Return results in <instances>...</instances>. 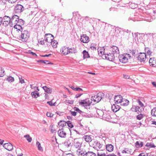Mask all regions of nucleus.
Returning a JSON list of instances; mask_svg holds the SVG:
<instances>
[{"instance_id":"19","label":"nucleus","mask_w":156,"mask_h":156,"mask_svg":"<svg viewBox=\"0 0 156 156\" xmlns=\"http://www.w3.org/2000/svg\"><path fill=\"white\" fill-rule=\"evenodd\" d=\"M110 51H112V53H113L114 55L115 54H119V51L118 48L115 46H112L110 48Z\"/></svg>"},{"instance_id":"54","label":"nucleus","mask_w":156,"mask_h":156,"mask_svg":"<svg viewBox=\"0 0 156 156\" xmlns=\"http://www.w3.org/2000/svg\"><path fill=\"white\" fill-rule=\"evenodd\" d=\"M146 146L147 147H155L154 145V144H151L147 143L146 145Z\"/></svg>"},{"instance_id":"23","label":"nucleus","mask_w":156,"mask_h":156,"mask_svg":"<svg viewBox=\"0 0 156 156\" xmlns=\"http://www.w3.org/2000/svg\"><path fill=\"white\" fill-rule=\"evenodd\" d=\"M129 102L128 100L124 98H122L120 103L121 105L126 106L129 104Z\"/></svg>"},{"instance_id":"64","label":"nucleus","mask_w":156,"mask_h":156,"mask_svg":"<svg viewBox=\"0 0 156 156\" xmlns=\"http://www.w3.org/2000/svg\"><path fill=\"white\" fill-rule=\"evenodd\" d=\"M83 94H76L75 96V98H77L79 97H80L81 95Z\"/></svg>"},{"instance_id":"63","label":"nucleus","mask_w":156,"mask_h":156,"mask_svg":"<svg viewBox=\"0 0 156 156\" xmlns=\"http://www.w3.org/2000/svg\"><path fill=\"white\" fill-rule=\"evenodd\" d=\"M139 156H148L147 154V153L144 154V153H142L140 154L139 155Z\"/></svg>"},{"instance_id":"57","label":"nucleus","mask_w":156,"mask_h":156,"mask_svg":"<svg viewBox=\"0 0 156 156\" xmlns=\"http://www.w3.org/2000/svg\"><path fill=\"white\" fill-rule=\"evenodd\" d=\"M47 103L48 104L51 106H53L55 105V103H53L52 102V101H48L47 102Z\"/></svg>"},{"instance_id":"47","label":"nucleus","mask_w":156,"mask_h":156,"mask_svg":"<svg viewBox=\"0 0 156 156\" xmlns=\"http://www.w3.org/2000/svg\"><path fill=\"white\" fill-rule=\"evenodd\" d=\"M50 127H51L50 131L52 133H54L56 132V130L54 128L53 125H50Z\"/></svg>"},{"instance_id":"16","label":"nucleus","mask_w":156,"mask_h":156,"mask_svg":"<svg viewBox=\"0 0 156 156\" xmlns=\"http://www.w3.org/2000/svg\"><path fill=\"white\" fill-rule=\"evenodd\" d=\"M4 147L9 151H11L13 149V145L10 143L4 144Z\"/></svg>"},{"instance_id":"43","label":"nucleus","mask_w":156,"mask_h":156,"mask_svg":"<svg viewBox=\"0 0 156 156\" xmlns=\"http://www.w3.org/2000/svg\"><path fill=\"white\" fill-rule=\"evenodd\" d=\"M24 137L29 142H30L32 141V138L28 134L24 136Z\"/></svg>"},{"instance_id":"51","label":"nucleus","mask_w":156,"mask_h":156,"mask_svg":"<svg viewBox=\"0 0 156 156\" xmlns=\"http://www.w3.org/2000/svg\"><path fill=\"white\" fill-rule=\"evenodd\" d=\"M49 61H47V60H45V61H44V60H38V62H41L42 63H44V64H49L50 63L48 62V63H47V62H48Z\"/></svg>"},{"instance_id":"21","label":"nucleus","mask_w":156,"mask_h":156,"mask_svg":"<svg viewBox=\"0 0 156 156\" xmlns=\"http://www.w3.org/2000/svg\"><path fill=\"white\" fill-rule=\"evenodd\" d=\"M120 109V107L116 104H113L112 106V110L114 112H116L119 110Z\"/></svg>"},{"instance_id":"10","label":"nucleus","mask_w":156,"mask_h":156,"mask_svg":"<svg viewBox=\"0 0 156 156\" xmlns=\"http://www.w3.org/2000/svg\"><path fill=\"white\" fill-rule=\"evenodd\" d=\"M19 17L16 15H14L11 18L10 26L12 27L19 20Z\"/></svg>"},{"instance_id":"58","label":"nucleus","mask_w":156,"mask_h":156,"mask_svg":"<svg viewBox=\"0 0 156 156\" xmlns=\"http://www.w3.org/2000/svg\"><path fill=\"white\" fill-rule=\"evenodd\" d=\"M9 3H13L16 2L17 0H7Z\"/></svg>"},{"instance_id":"31","label":"nucleus","mask_w":156,"mask_h":156,"mask_svg":"<svg viewBox=\"0 0 156 156\" xmlns=\"http://www.w3.org/2000/svg\"><path fill=\"white\" fill-rule=\"evenodd\" d=\"M42 88L47 93H51V92L52 90L50 88H48L46 86H44Z\"/></svg>"},{"instance_id":"45","label":"nucleus","mask_w":156,"mask_h":156,"mask_svg":"<svg viewBox=\"0 0 156 156\" xmlns=\"http://www.w3.org/2000/svg\"><path fill=\"white\" fill-rule=\"evenodd\" d=\"M97 112L99 116L102 117V115L104 113V112H103L102 110H98L97 111Z\"/></svg>"},{"instance_id":"20","label":"nucleus","mask_w":156,"mask_h":156,"mask_svg":"<svg viewBox=\"0 0 156 156\" xmlns=\"http://www.w3.org/2000/svg\"><path fill=\"white\" fill-rule=\"evenodd\" d=\"M122 99L121 96L120 95H118L115 96L114 98V101L115 103H120Z\"/></svg>"},{"instance_id":"33","label":"nucleus","mask_w":156,"mask_h":156,"mask_svg":"<svg viewBox=\"0 0 156 156\" xmlns=\"http://www.w3.org/2000/svg\"><path fill=\"white\" fill-rule=\"evenodd\" d=\"M83 58L84 59L90 57L88 52L86 50H84L83 51Z\"/></svg>"},{"instance_id":"48","label":"nucleus","mask_w":156,"mask_h":156,"mask_svg":"<svg viewBox=\"0 0 156 156\" xmlns=\"http://www.w3.org/2000/svg\"><path fill=\"white\" fill-rule=\"evenodd\" d=\"M66 123L67 124L68 126L69 127L73 128V126L72 123L70 121H67V122H66Z\"/></svg>"},{"instance_id":"27","label":"nucleus","mask_w":156,"mask_h":156,"mask_svg":"<svg viewBox=\"0 0 156 156\" xmlns=\"http://www.w3.org/2000/svg\"><path fill=\"white\" fill-rule=\"evenodd\" d=\"M66 122L65 121L61 120L58 123V125L59 127L63 128L66 125Z\"/></svg>"},{"instance_id":"49","label":"nucleus","mask_w":156,"mask_h":156,"mask_svg":"<svg viewBox=\"0 0 156 156\" xmlns=\"http://www.w3.org/2000/svg\"><path fill=\"white\" fill-rule=\"evenodd\" d=\"M102 50H103V49H102ZM98 54L100 55H105V54L104 53L105 52H104V51H102V50L100 51V50H99V48H98Z\"/></svg>"},{"instance_id":"44","label":"nucleus","mask_w":156,"mask_h":156,"mask_svg":"<svg viewBox=\"0 0 156 156\" xmlns=\"http://www.w3.org/2000/svg\"><path fill=\"white\" fill-rule=\"evenodd\" d=\"M51 44L54 48H55L57 46V42L56 41H52V42L51 43Z\"/></svg>"},{"instance_id":"41","label":"nucleus","mask_w":156,"mask_h":156,"mask_svg":"<svg viewBox=\"0 0 156 156\" xmlns=\"http://www.w3.org/2000/svg\"><path fill=\"white\" fill-rule=\"evenodd\" d=\"M5 75L4 70L2 67H0V77H3Z\"/></svg>"},{"instance_id":"6","label":"nucleus","mask_w":156,"mask_h":156,"mask_svg":"<svg viewBox=\"0 0 156 156\" xmlns=\"http://www.w3.org/2000/svg\"><path fill=\"white\" fill-rule=\"evenodd\" d=\"M87 152L85 149L80 147L76 150V154L77 156H86Z\"/></svg>"},{"instance_id":"5","label":"nucleus","mask_w":156,"mask_h":156,"mask_svg":"<svg viewBox=\"0 0 156 156\" xmlns=\"http://www.w3.org/2000/svg\"><path fill=\"white\" fill-rule=\"evenodd\" d=\"M91 146L93 147L97 151H99V149H101L102 146V144H101L98 141L93 140L90 143Z\"/></svg>"},{"instance_id":"3","label":"nucleus","mask_w":156,"mask_h":156,"mask_svg":"<svg viewBox=\"0 0 156 156\" xmlns=\"http://www.w3.org/2000/svg\"><path fill=\"white\" fill-rule=\"evenodd\" d=\"M128 56L129 55H127V53L119 55V61L123 63L127 62L128 59H129Z\"/></svg>"},{"instance_id":"17","label":"nucleus","mask_w":156,"mask_h":156,"mask_svg":"<svg viewBox=\"0 0 156 156\" xmlns=\"http://www.w3.org/2000/svg\"><path fill=\"white\" fill-rule=\"evenodd\" d=\"M149 63L150 66L156 67V58L154 57L151 58L149 60Z\"/></svg>"},{"instance_id":"34","label":"nucleus","mask_w":156,"mask_h":156,"mask_svg":"<svg viewBox=\"0 0 156 156\" xmlns=\"http://www.w3.org/2000/svg\"><path fill=\"white\" fill-rule=\"evenodd\" d=\"M13 26L14 28L15 29H16L17 30H19L21 32L22 31L23 27L22 26L16 25H14Z\"/></svg>"},{"instance_id":"62","label":"nucleus","mask_w":156,"mask_h":156,"mask_svg":"<svg viewBox=\"0 0 156 156\" xmlns=\"http://www.w3.org/2000/svg\"><path fill=\"white\" fill-rule=\"evenodd\" d=\"M63 156H74L73 154L70 153L66 154H65Z\"/></svg>"},{"instance_id":"32","label":"nucleus","mask_w":156,"mask_h":156,"mask_svg":"<svg viewBox=\"0 0 156 156\" xmlns=\"http://www.w3.org/2000/svg\"><path fill=\"white\" fill-rule=\"evenodd\" d=\"M151 114L153 117H156V107L154 108L151 110Z\"/></svg>"},{"instance_id":"26","label":"nucleus","mask_w":156,"mask_h":156,"mask_svg":"<svg viewBox=\"0 0 156 156\" xmlns=\"http://www.w3.org/2000/svg\"><path fill=\"white\" fill-rule=\"evenodd\" d=\"M81 143L79 142L76 140L75 139H74V141L73 144V145L76 148H78L80 147H82Z\"/></svg>"},{"instance_id":"61","label":"nucleus","mask_w":156,"mask_h":156,"mask_svg":"<svg viewBox=\"0 0 156 156\" xmlns=\"http://www.w3.org/2000/svg\"><path fill=\"white\" fill-rule=\"evenodd\" d=\"M20 82L21 83H23L25 82L24 80L21 78H19Z\"/></svg>"},{"instance_id":"24","label":"nucleus","mask_w":156,"mask_h":156,"mask_svg":"<svg viewBox=\"0 0 156 156\" xmlns=\"http://www.w3.org/2000/svg\"><path fill=\"white\" fill-rule=\"evenodd\" d=\"M106 149L108 151L111 152L113 150L114 147L111 144H108L106 145Z\"/></svg>"},{"instance_id":"4","label":"nucleus","mask_w":156,"mask_h":156,"mask_svg":"<svg viewBox=\"0 0 156 156\" xmlns=\"http://www.w3.org/2000/svg\"><path fill=\"white\" fill-rule=\"evenodd\" d=\"M79 102L80 105L83 106L85 107H87V106H90L92 103L91 100L89 98L80 100Z\"/></svg>"},{"instance_id":"14","label":"nucleus","mask_w":156,"mask_h":156,"mask_svg":"<svg viewBox=\"0 0 156 156\" xmlns=\"http://www.w3.org/2000/svg\"><path fill=\"white\" fill-rule=\"evenodd\" d=\"M110 112H111L109 111L104 112V114L102 115L103 118L105 120L107 121L110 119L111 118L110 115Z\"/></svg>"},{"instance_id":"36","label":"nucleus","mask_w":156,"mask_h":156,"mask_svg":"<svg viewBox=\"0 0 156 156\" xmlns=\"http://www.w3.org/2000/svg\"><path fill=\"white\" fill-rule=\"evenodd\" d=\"M129 55L128 57L129 59L133 57V56H134L135 55V52L134 51H130L129 53H127Z\"/></svg>"},{"instance_id":"7","label":"nucleus","mask_w":156,"mask_h":156,"mask_svg":"<svg viewBox=\"0 0 156 156\" xmlns=\"http://www.w3.org/2000/svg\"><path fill=\"white\" fill-rule=\"evenodd\" d=\"M24 10V8L23 6L20 4L16 5L14 8V10L15 13L20 14Z\"/></svg>"},{"instance_id":"15","label":"nucleus","mask_w":156,"mask_h":156,"mask_svg":"<svg viewBox=\"0 0 156 156\" xmlns=\"http://www.w3.org/2000/svg\"><path fill=\"white\" fill-rule=\"evenodd\" d=\"M106 59L109 61H112L115 59V56L113 53H110L105 54V56Z\"/></svg>"},{"instance_id":"39","label":"nucleus","mask_w":156,"mask_h":156,"mask_svg":"<svg viewBox=\"0 0 156 156\" xmlns=\"http://www.w3.org/2000/svg\"><path fill=\"white\" fill-rule=\"evenodd\" d=\"M6 80L9 82H12L14 81V79L13 77L11 76H9L6 78Z\"/></svg>"},{"instance_id":"52","label":"nucleus","mask_w":156,"mask_h":156,"mask_svg":"<svg viewBox=\"0 0 156 156\" xmlns=\"http://www.w3.org/2000/svg\"><path fill=\"white\" fill-rule=\"evenodd\" d=\"M137 103L141 107H143L144 106L143 104L141 102V101L139 99L137 101Z\"/></svg>"},{"instance_id":"12","label":"nucleus","mask_w":156,"mask_h":156,"mask_svg":"<svg viewBox=\"0 0 156 156\" xmlns=\"http://www.w3.org/2000/svg\"><path fill=\"white\" fill-rule=\"evenodd\" d=\"M137 59L140 62H144L146 59V55L144 53H140L137 57Z\"/></svg>"},{"instance_id":"35","label":"nucleus","mask_w":156,"mask_h":156,"mask_svg":"<svg viewBox=\"0 0 156 156\" xmlns=\"http://www.w3.org/2000/svg\"><path fill=\"white\" fill-rule=\"evenodd\" d=\"M69 53H75L77 51L76 49L74 48H69Z\"/></svg>"},{"instance_id":"2","label":"nucleus","mask_w":156,"mask_h":156,"mask_svg":"<svg viewBox=\"0 0 156 156\" xmlns=\"http://www.w3.org/2000/svg\"><path fill=\"white\" fill-rule=\"evenodd\" d=\"M29 37V35L27 30H24L22 31L21 35L19 36L20 40L23 42L26 41Z\"/></svg>"},{"instance_id":"25","label":"nucleus","mask_w":156,"mask_h":156,"mask_svg":"<svg viewBox=\"0 0 156 156\" xmlns=\"http://www.w3.org/2000/svg\"><path fill=\"white\" fill-rule=\"evenodd\" d=\"M83 138L86 142H91V143L93 141L91 136L90 135H85L83 137Z\"/></svg>"},{"instance_id":"46","label":"nucleus","mask_w":156,"mask_h":156,"mask_svg":"<svg viewBox=\"0 0 156 156\" xmlns=\"http://www.w3.org/2000/svg\"><path fill=\"white\" fill-rule=\"evenodd\" d=\"M144 116V115L142 114H140L136 116V119L138 120H141L142 119Z\"/></svg>"},{"instance_id":"56","label":"nucleus","mask_w":156,"mask_h":156,"mask_svg":"<svg viewBox=\"0 0 156 156\" xmlns=\"http://www.w3.org/2000/svg\"><path fill=\"white\" fill-rule=\"evenodd\" d=\"M74 109L75 111H76L77 112H78L79 113H80L81 112H82V111L80 110L78 108H76V107H74Z\"/></svg>"},{"instance_id":"22","label":"nucleus","mask_w":156,"mask_h":156,"mask_svg":"<svg viewBox=\"0 0 156 156\" xmlns=\"http://www.w3.org/2000/svg\"><path fill=\"white\" fill-rule=\"evenodd\" d=\"M69 48L66 47H63L61 49V52L63 54L67 55L69 53Z\"/></svg>"},{"instance_id":"38","label":"nucleus","mask_w":156,"mask_h":156,"mask_svg":"<svg viewBox=\"0 0 156 156\" xmlns=\"http://www.w3.org/2000/svg\"><path fill=\"white\" fill-rule=\"evenodd\" d=\"M86 156H97L96 154L91 151H88L87 152Z\"/></svg>"},{"instance_id":"11","label":"nucleus","mask_w":156,"mask_h":156,"mask_svg":"<svg viewBox=\"0 0 156 156\" xmlns=\"http://www.w3.org/2000/svg\"><path fill=\"white\" fill-rule=\"evenodd\" d=\"M72 141L69 139H67L65 141L64 144V148L67 150H70L71 147V143Z\"/></svg>"},{"instance_id":"29","label":"nucleus","mask_w":156,"mask_h":156,"mask_svg":"<svg viewBox=\"0 0 156 156\" xmlns=\"http://www.w3.org/2000/svg\"><path fill=\"white\" fill-rule=\"evenodd\" d=\"M14 25H16L22 26L24 25L25 21L21 19H20Z\"/></svg>"},{"instance_id":"42","label":"nucleus","mask_w":156,"mask_h":156,"mask_svg":"<svg viewBox=\"0 0 156 156\" xmlns=\"http://www.w3.org/2000/svg\"><path fill=\"white\" fill-rule=\"evenodd\" d=\"M122 154H130V152L129 150V149L126 148H125L124 150H122Z\"/></svg>"},{"instance_id":"13","label":"nucleus","mask_w":156,"mask_h":156,"mask_svg":"<svg viewBox=\"0 0 156 156\" xmlns=\"http://www.w3.org/2000/svg\"><path fill=\"white\" fill-rule=\"evenodd\" d=\"M81 41L84 43H87L89 41V38L86 34H83L81 36Z\"/></svg>"},{"instance_id":"59","label":"nucleus","mask_w":156,"mask_h":156,"mask_svg":"<svg viewBox=\"0 0 156 156\" xmlns=\"http://www.w3.org/2000/svg\"><path fill=\"white\" fill-rule=\"evenodd\" d=\"M135 146L137 148H138L140 147V144L138 141H137L135 143Z\"/></svg>"},{"instance_id":"55","label":"nucleus","mask_w":156,"mask_h":156,"mask_svg":"<svg viewBox=\"0 0 156 156\" xmlns=\"http://www.w3.org/2000/svg\"><path fill=\"white\" fill-rule=\"evenodd\" d=\"M147 51L146 53L147 55H150L152 53V52L151 51L149 50H148V48H147V49H146V51Z\"/></svg>"},{"instance_id":"50","label":"nucleus","mask_w":156,"mask_h":156,"mask_svg":"<svg viewBox=\"0 0 156 156\" xmlns=\"http://www.w3.org/2000/svg\"><path fill=\"white\" fill-rule=\"evenodd\" d=\"M31 95L32 97L33 98H37V97H36V91H34L33 92H32L31 93Z\"/></svg>"},{"instance_id":"1","label":"nucleus","mask_w":156,"mask_h":156,"mask_svg":"<svg viewBox=\"0 0 156 156\" xmlns=\"http://www.w3.org/2000/svg\"><path fill=\"white\" fill-rule=\"evenodd\" d=\"M102 96H104L103 93L98 94L96 95L92 96L90 100L92 102L93 101L94 102L97 103L101 100L103 98Z\"/></svg>"},{"instance_id":"28","label":"nucleus","mask_w":156,"mask_h":156,"mask_svg":"<svg viewBox=\"0 0 156 156\" xmlns=\"http://www.w3.org/2000/svg\"><path fill=\"white\" fill-rule=\"evenodd\" d=\"M140 108L138 106L134 105L131 108V110L133 112H137L138 111L140 112L139 111Z\"/></svg>"},{"instance_id":"8","label":"nucleus","mask_w":156,"mask_h":156,"mask_svg":"<svg viewBox=\"0 0 156 156\" xmlns=\"http://www.w3.org/2000/svg\"><path fill=\"white\" fill-rule=\"evenodd\" d=\"M2 19V24L4 26H6L9 24L10 25L11 18L10 17L5 16H4Z\"/></svg>"},{"instance_id":"60","label":"nucleus","mask_w":156,"mask_h":156,"mask_svg":"<svg viewBox=\"0 0 156 156\" xmlns=\"http://www.w3.org/2000/svg\"><path fill=\"white\" fill-rule=\"evenodd\" d=\"M70 114L73 116H75L76 115V112H75L70 111Z\"/></svg>"},{"instance_id":"18","label":"nucleus","mask_w":156,"mask_h":156,"mask_svg":"<svg viewBox=\"0 0 156 156\" xmlns=\"http://www.w3.org/2000/svg\"><path fill=\"white\" fill-rule=\"evenodd\" d=\"M58 136L62 138L66 137V133L63 131V129H59L58 132Z\"/></svg>"},{"instance_id":"9","label":"nucleus","mask_w":156,"mask_h":156,"mask_svg":"<svg viewBox=\"0 0 156 156\" xmlns=\"http://www.w3.org/2000/svg\"><path fill=\"white\" fill-rule=\"evenodd\" d=\"M54 38V36L51 34H46L45 35V41L48 43L52 42Z\"/></svg>"},{"instance_id":"30","label":"nucleus","mask_w":156,"mask_h":156,"mask_svg":"<svg viewBox=\"0 0 156 156\" xmlns=\"http://www.w3.org/2000/svg\"><path fill=\"white\" fill-rule=\"evenodd\" d=\"M103 151V150L98 151L97 156H106V153Z\"/></svg>"},{"instance_id":"53","label":"nucleus","mask_w":156,"mask_h":156,"mask_svg":"<svg viewBox=\"0 0 156 156\" xmlns=\"http://www.w3.org/2000/svg\"><path fill=\"white\" fill-rule=\"evenodd\" d=\"M53 114L50 112H47L46 114V115L49 117H52L53 116Z\"/></svg>"},{"instance_id":"40","label":"nucleus","mask_w":156,"mask_h":156,"mask_svg":"<svg viewBox=\"0 0 156 156\" xmlns=\"http://www.w3.org/2000/svg\"><path fill=\"white\" fill-rule=\"evenodd\" d=\"M73 102L74 101L73 100H66L64 101V103L67 105H68L69 104H73Z\"/></svg>"},{"instance_id":"37","label":"nucleus","mask_w":156,"mask_h":156,"mask_svg":"<svg viewBox=\"0 0 156 156\" xmlns=\"http://www.w3.org/2000/svg\"><path fill=\"white\" fill-rule=\"evenodd\" d=\"M36 144L37 146L38 150L40 151H43V148L41 147L40 143L39 142L37 141Z\"/></svg>"}]
</instances>
